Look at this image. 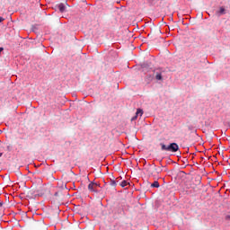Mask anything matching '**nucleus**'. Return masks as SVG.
Instances as JSON below:
<instances>
[{
  "instance_id": "f257e3e1",
  "label": "nucleus",
  "mask_w": 230,
  "mask_h": 230,
  "mask_svg": "<svg viewBox=\"0 0 230 230\" xmlns=\"http://www.w3.org/2000/svg\"><path fill=\"white\" fill-rule=\"evenodd\" d=\"M161 146V150L164 151V152H178L179 151V145H177V143H172L169 146H166L164 144H160Z\"/></svg>"
},
{
  "instance_id": "f03ea898",
  "label": "nucleus",
  "mask_w": 230,
  "mask_h": 230,
  "mask_svg": "<svg viewBox=\"0 0 230 230\" xmlns=\"http://www.w3.org/2000/svg\"><path fill=\"white\" fill-rule=\"evenodd\" d=\"M230 12V4H226V5H220L216 11V15L220 17L222 15H226V13H229Z\"/></svg>"
},
{
  "instance_id": "7ed1b4c3",
  "label": "nucleus",
  "mask_w": 230,
  "mask_h": 230,
  "mask_svg": "<svg viewBox=\"0 0 230 230\" xmlns=\"http://www.w3.org/2000/svg\"><path fill=\"white\" fill-rule=\"evenodd\" d=\"M97 188H98V183L91 182L88 185L89 191H96Z\"/></svg>"
},
{
  "instance_id": "20e7f679",
  "label": "nucleus",
  "mask_w": 230,
  "mask_h": 230,
  "mask_svg": "<svg viewBox=\"0 0 230 230\" xmlns=\"http://www.w3.org/2000/svg\"><path fill=\"white\" fill-rule=\"evenodd\" d=\"M155 76L156 80L163 81V73L159 71H156V72L155 71Z\"/></svg>"
},
{
  "instance_id": "39448f33",
  "label": "nucleus",
  "mask_w": 230,
  "mask_h": 230,
  "mask_svg": "<svg viewBox=\"0 0 230 230\" xmlns=\"http://www.w3.org/2000/svg\"><path fill=\"white\" fill-rule=\"evenodd\" d=\"M58 8L61 13H64V12H66V4L62 3L58 4Z\"/></svg>"
},
{
  "instance_id": "423d86ee",
  "label": "nucleus",
  "mask_w": 230,
  "mask_h": 230,
  "mask_svg": "<svg viewBox=\"0 0 230 230\" xmlns=\"http://www.w3.org/2000/svg\"><path fill=\"white\" fill-rule=\"evenodd\" d=\"M152 188H159V181H155L151 184Z\"/></svg>"
},
{
  "instance_id": "0eeeda50",
  "label": "nucleus",
  "mask_w": 230,
  "mask_h": 230,
  "mask_svg": "<svg viewBox=\"0 0 230 230\" xmlns=\"http://www.w3.org/2000/svg\"><path fill=\"white\" fill-rule=\"evenodd\" d=\"M136 115H137V116H143V110L137 109V112H136Z\"/></svg>"
},
{
  "instance_id": "6e6552de",
  "label": "nucleus",
  "mask_w": 230,
  "mask_h": 230,
  "mask_svg": "<svg viewBox=\"0 0 230 230\" xmlns=\"http://www.w3.org/2000/svg\"><path fill=\"white\" fill-rule=\"evenodd\" d=\"M120 186H121L122 188H125V186H128V181H121Z\"/></svg>"
},
{
  "instance_id": "1a4fd4ad",
  "label": "nucleus",
  "mask_w": 230,
  "mask_h": 230,
  "mask_svg": "<svg viewBox=\"0 0 230 230\" xmlns=\"http://www.w3.org/2000/svg\"><path fill=\"white\" fill-rule=\"evenodd\" d=\"M55 197H64V195H62V193L61 192H56L55 194Z\"/></svg>"
},
{
  "instance_id": "9d476101",
  "label": "nucleus",
  "mask_w": 230,
  "mask_h": 230,
  "mask_svg": "<svg viewBox=\"0 0 230 230\" xmlns=\"http://www.w3.org/2000/svg\"><path fill=\"white\" fill-rule=\"evenodd\" d=\"M110 184L111 186H116V181L111 180Z\"/></svg>"
},
{
  "instance_id": "9b49d317",
  "label": "nucleus",
  "mask_w": 230,
  "mask_h": 230,
  "mask_svg": "<svg viewBox=\"0 0 230 230\" xmlns=\"http://www.w3.org/2000/svg\"><path fill=\"white\" fill-rule=\"evenodd\" d=\"M134 119H137V115H136L135 117H133V118L131 119V121H134Z\"/></svg>"
},
{
  "instance_id": "f8f14e48",
  "label": "nucleus",
  "mask_w": 230,
  "mask_h": 230,
  "mask_svg": "<svg viewBox=\"0 0 230 230\" xmlns=\"http://www.w3.org/2000/svg\"><path fill=\"white\" fill-rule=\"evenodd\" d=\"M3 21H4V18L0 16V22H3Z\"/></svg>"
},
{
  "instance_id": "ddd939ff",
  "label": "nucleus",
  "mask_w": 230,
  "mask_h": 230,
  "mask_svg": "<svg viewBox=\"0 0 230 230\" xmlns=\"http://www.w3.org/2000/svg\"><path fill=\"white\" fill-rule=\"evenodd\" d=\"M3 207V202H0V208H2Z\"/></svg>"
},
{
  "instance_id": "4468645a",
  "label": "nucleus",
  "mask_w": 230,
  "mask_h": 230,
  "mask_svg": "<svg viewBox=\"0 0 230 230\" xmlns=\"http://www.w3.org/2000/svg\"><path fill=\"white\" fill-rule=\"evenodd\" d=\"M0 157H3V153H0Z\"/></svg>"
},
{
  "instance_id": "2eb2a0df",
  "label": "nucleus",
  "mask_w": 230,
  "mask_h": 230,
  "mask_svg": "<svg viewBox=\"0 0 230 230\" xmlns=\"http://www.w3.org/2000/svg\"><path fill=\"white\" fill-rule=\"evenodd\" d=\"M1 51H3V48H0V53H1Z\"/></svg>"
},
{
  "instance_id": "dca6fc26",
  "label": "nucleus",
  "mask_w": 230,
  "mask_h": 230,
  "mask_svg": "<svg viewBox=\"0 0 230 230\" xmlns=\"http://www.w3.org/2000/svg\"><path fill=\"white\" fill-rule=\"evenodd\" d=\"M63 188H66V184L63 186Z\"/></svg>"
}]
</instances>
